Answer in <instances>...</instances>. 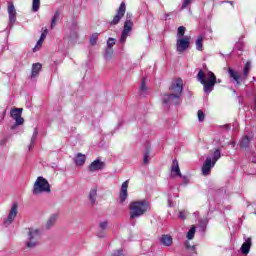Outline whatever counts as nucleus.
<instances>
[{"label":"nucleus","mask_w":256,"mask_h":256,"mask_svg":"<svg viewBox=\"0 0 256 256\" xmlns=\"http://www.w3.org/2000/svg\"><path fill=\"white\" fill-rule=\"evenodd\" d=\"M89 200L91 201L92 205H95L97 201V188H92L89 193Z\"/></svg>","instance_id":"nucleus-23"},{"label":"nucleus","mask_w":256,"mask_h":256,"mask_svg":"<svg viewBox=\"0 0 256 256\" xmlns=\"http://www.w3.org/2000/svg\"><path fill=\"white\" fill-rule=\"evenodd\" d=\"M168 206L173 207V204L171 203V199L168 200Z\"/></svg>","instance_id":"nucleus-49"},{"label":"nucleus","mask_w":256,"mask_h":256,"mask_svg":"<svg viewBox=\"0 0 256 256\" xmlns=\"http://www.w3.org/2000/svg\"><path fill=\"white\" fill-rule=\"evenodd\" d=\"M126 11H127V5L125 4V2H122L116 11V15L113 17L112 21H110L109 27H115V25H119L121 19L125 17Z\"/></svg>","instance_id":"nucleus-8"},{"label":"nucleus","mask_w":256,"mask_h":256,"mask_svg":"<svg viewBox=\"0 0 256 256\" xmlns=\"http://www.w3.org/2000/svg\"><path fill=\"white\" fill-rule=\"evenodd\" d=\"M243 39V36L240 37V40ZM236 47L238 48V51H243V42L239 41L236 43Z\"/></svg>","instance_id":"nucleus-39"},{"label":"nucleus","mask_w":256,"mask_h":256,"mask_svg":"<svg viewBox=\"0 0 256 256\" xmlns=\"http://www.w3.org/2000/svg\"><path fill=\"white\" fill-rule=\"evenodd\" d=\"M97 237H99L100 239H103V237H105V230L97 232Z\"/></svg>","instance_id":"nucleus-44"},{"label":"nucleus","mask_w":256,"mask_h":256,"mask_svg":"<svg viewBox=\"0 0 256 256\" xmlns=\"http://www.w3.org/2000/svg\"><path fill=\"white\" fill-rule=\"evenodd\" d=\"M130 209V219H139V217H143L147 213V211H151V206L147 200H140L131 202L129 205Z\"/></svg>","instance_id":"nucleus-3"},{"label":"nucleus","mask_w":256,"mask_h":256,"mask_svg":"<svg viewBox=\"0 0 256 256\" xmlns=\"http://www.w3.org/2000/svg\"><path fill=\"white\" fill-rule=\"evenodd\" d=\"M171 175L172 177H182L181 169H179V161L173 160L171 166Z\"/></svg>","instance_id":"nucleus-17"},{"label":"nucleus","mask_w":256,"mask_h":256,"mask_svg":"<svg viewBox=\"0 0 256 256\" xmlns=\"http://www.w3.org/2000/svg\"><path fill=\"white\" fill-rule=\"evenodd\" d=\"M39 7H41V0H32V11L34 13L39 11Z\"/></svg>","instance_id":"nucleus-29"},{"label":"nucleus","mask_w":256,"mask_h":256,"mask_svg":"<svg viewBox=\"0 0 256 256\" xmlns=\"http://www.w3.org/2000/svg\"><path fill=\"white\" fill-rule=\"evenodd\" d=\"M104 59L106 61H111V59H113V48H106L105 49Z\"/></svg>","instance_id":"nucleus-28"},{"label":"nucleus","mask_w":256,"mask_h":256,"mask_svg":"<svg viewBox=\"0 0 256 256\" xmlns=\"http://www.w3.org/2000/svg\"><path fill=\"white\" fill-rule=\"evenodd\" d=\"M171 93L162 95V103L166 107L171 105H181V96L183 95V79L177 78L174 80L169 88Z\"/></svg>","instance_id":"nucleus-1"},{"label":"nucleus","mask_w":256,"mask_h":256,"mask_svg":"<svg viewBox=\"0 0 256 256\" xmlns=\"http://www.w3.org/2000/svg\"><path fill=\"white\" fill-rule=\"evenodd\" d=\"M215 167V162H212L211 157H207L202 165V175H210L211 169Z\"/></svg>","instance_id":"nucleus-13"},{"label":"nucleus","mask_w":256,"mask_h":256,"mask_svg":"<svg viewBox=\"0 0 256 256\" xmlns=\"http://www.w3.org/2000/svg\"><path fill=\"white\" fill-rule=\"evenodd\" d=\"M60 15H61V12L59 10H57L54 13V16L52 17V22H51V25H50V29H55V25H57V21H59Z\"/></svg>","instance_id":"nucleus-24"},{"label":"nucleus","mask_w":256,"mask_h":256,"mask_svg":"<svg viewBox=\"0 0 256 256\" xmlns=\"http://www.w3.org/2000/svg\"><path fill=\"white\" fill-rule=\"evenodd\" d=\"M160 243L164 247H171L173 245V237L169 234H163L160 238Z\"/></svg>","instance_id":"nucleus-18"},{"label":"nucleus","mask_w":256,"mask_h":256,"mask_svg":"<svg viewBox=\"0 0 256 256\" xmlns=\"http://www.w3.org/2000/svg\"><path fill=\"white\" fill-rule=\"evenodd\" d=\"M194 237H195V227H192L187 233V239L191 240Z\"/></svg>","instance_id":"nucleus-36"},{"label":"nucleus","mask_w":256,"mask_h":256,"mask_svg":"<svg viewBox=\"0 0 256 256\" xmlns=\"http://www.w3.org/2000/svg\"><path fill=\"white\" fill-rule=\"evenodd\" d=\"M113 256H125V255L123 254V250H116Z\"/></svg>","instance_id":"nucleus-45"},{"label":"nucleus","mask_w":256,"mask_h":256,"mask_svg":"<svg viewBox=\"0 0 256 256\" xmlns=\"http://www.w3.org/2000/svg\"><path fill=\"white\" fill-rule=\"evenodd\" d=\"M196 49L197 51H203V36H198L196 39Z\"/></svg>","instance_id":"nucleus-31"},{"label":"nucleus","mask_w":256,"mask_h":256,"mask_svg":"<svg viewBox=\"0 0 256 256\" xmlns=\"http://www.w3.org/2000/svg\"><path fill=\"white\" fill-rule=\"evenodd\" d=\"M184 185H187V183H189V178L187 176H181Z\"/></svg>","instance_id":"nucleus-46"},{"label":"nucleus","mask_w":256,"mask_h":256,"mask_svg":"<svg viewBox=\"0 0 256 256\" xmlns=\"http://www.w3.org/2000/svg\"><path fill=\"white\" fill-rule=\"evenodd\" d=\"M224 3H230V5H233V1H225Z\"/></svg>","instance_id":"nucleus-52"},{"label":"nucleus","mask_w":256,"mask_h":256,"mask_svg":"<svg viewBox=\"0 0 256 256\" xmlns=\"http://www.w3.org/2000/svg\"><path fill=\"white\" fill-rule=\"evenodd\" d=\"M164 19H165V21H167V19H169V14H165Z\"/></svg>","instance_id":"nucleus-50"},{"label":"nucleus","mask_w":256,"mask_h":256,"mask_svg":"<svg viewBox=\"0 0 256 256\" xmlns=\"http://www.w3.org/2000/svg\"><path fill=\"white\" fill-rule=\"evenodd\" d=\"M191 249H192V251H195V246H192Z\"/></svg>","instance_id":"nucleus-56"},{"label":"nucleus","mask_w":256,"mask_h":256,"mask_svg":"<svg viewBox=\"0 0 256 256\" xmlns=\"http://www.w3.org/2000/svg\"><path fill=\"white\" fill-rule=\"evenodd\" d=\"M33 195H41V193H51V185L47 179L40 176L36 179L33 190Z\"/></svg>","instance_id":"nucleus-5"},{"label":"nucleus","mask_w":256,"mask_h":256,"mask_svg":"<svg viewBox=\"0 0 256 256\" xmlns=\"http://www.w3.org/2000/svg\"><path fill=\"white\" fill-rule=\"evenodd\" d=\"M255 109H256V100H255V105H254V111H255Z\"/></svg>","instance_id":"nucleus-57"},{"label":"nucleus","mask_w":256,"mask_h":256,"mask_svg":"<svg viewBox=\"0 0 256 256\" xmlns=\"http://www.w3.org/2000/svg\"><path fill=\"white\" fill-rule=\"evenodd\" d=\"M185 31H187V29L185 28V26H180V27H178V30H177V39H182L183 37H185Z\"/></svg>","instance_id":"nucleus-30"},{"label":"nucleus","mask_w":256,"mask_h":256,"mask_svg":"<svg viewBox=\"0 0 256 256\" xmlns=\"http://www.w3.org/2000/svg\"><path fill=\"white\" fill-rule=\"evenodd\" d=\"M107 225H108L107 221H102L100 222L99 227L102 229V231H105V229H107Z\"/></svg>","instance_id":"nucleus-40"},{"label":"nucleus","mask_w":256,"mask_h":256,"mask_svg":"<svg viewBox=\"0 0 256 256\" xmlns=\"http://www.w3.org/2000/svg\"><path fill=\"white\" fill-rule=\"evenodd\" d=\"M88 169L90 173H95V171H103V169H105V162L96 159L89 165Z\"/></svg>","instance_id":"nucleus-14"},{"label":"nucleus","mask_w":256,"mask_h":256,"mask_svg":"<svg viewBox=\"0 0 256 256\" xmlns=\"http://www.w3.org/2000/svg\"><path fill=\"white\" fill-rule=\"evenodd\" d=\"M86 161L87 156H85L83 153H77L73 158V162L75 163L76 167H83Z\"/></svg>","instance_id":"nucleus-15"},{"label":"nucleus","mask_w":256,"mask_h":256,"mask_svg":"<svg viewBox=\"0 0 256 256\" xmlns=\"http://www.w3.org/2000/svg\"><path fill=\"white\" fill-rule=\"evenodd\" d=\"M201 227H207V224L209 223V219L204 218L199 221Z\"/></svg>","instance_id":"nucleus-38"},{"label":"nucleus","mask_w":256,"mask_h":256,"mask_svg":"<svg viewBox=\"0 0 256 256\" xmlns=\"http://www.w3.org/2000/svg\"><path fill=\"white\" fill-rule=\"evenodd\" d=\"M131 31H133V21H125L124 28L119 39L121 45H125L127 42V37H129Z\"/></svg>","instance_id":"nucleus-10"},{"label":"nucleus","mask_w":256,"mask_h":256,"mask_svg":"<svg viewBox=\"0 0 256 256\" xmlns=\"http://www.w3.org/2000/svg\"><path fill=\"white\" fill-rule=\"evenodd\" d=\"M7 140H2L1 141V145H5V142H6Z\"/></svg>","instance_id":"nucleus-53"},{"label":"nucleus","mask_w":256,"mask_h":256,"mask_svg":"<svg viewBox=\"0 0 256 256\" xmlns=\"http://www.w3.org/2000/svg\"><path fill=\"white\" fill-rule=\"evenodd\" d=\"M125 21H133V14L127 12Z\"/></svg>","instance_id":"nucleus-43"},{"label":"nucleus","mask_w":256,"mask_h":256,"mask_svg":"<svg viewBox=\"0 0 256 256\" xmlns=\"http://www.w3.org/2000/svg\"><path fill=\"white\" fill-rule=\"evenodd\" d=\"M41 237V230L30 229L28 232V239L25 242L27 249H36L39 247V238Z\"/></svg>","instance_id":"nucleus-6"},{"label":"nucleus","mask_w":256,"mask_h":256,"mask_svg":"<svg viewBox=\"0 0 256 256\" xmlns=\"http://www.w3.org/2000/svg\"><path fill=\"white\" fill-rule=\"evenodd\" d=\"M145 81H146V79L142 78V82H141L140 90H139V93L142 97H145L147 95V85H145Z\"/></svg>","instance_id":"nucleus-27"},{"label":"nucleus","mask_w":256,"mask_h":256,"mask_svg":"<svg viewBox=\"0 0 256 256\" xmlns=\"http://www.w3.org/2000/svg\"><path fill=\"white\" fill-rule=\"evenodd\" d=\"M191 47V36H184L183 38H177L176 40V51L180 55L185 53L187 49Z\"/></svg>","instance_id":"nucleus-7"},{"label":"nucleus","mask_w":256,"mask_h":256,"mask_svg":"<svg viewBox=\"0 0 256 256\" xmlns=\"http://www.w3.org/2000/svg\"><path fill=\"white\" fill-rule=\"evenodd\" d=\"M21 113H23V108H14L11 110L10 115L15 121V124L11 126L12 131H14V129H17L19 125H23L25 123V119L21 117Z\"/></svg>","instance_id":"nucleus-9"},{"label":"nucleus","mask_w":256,"mask_h":256,"mask_svg":"<svg viewBox=\"0 0 256 256\" xmlns=\"http://www.w3.org/2000/svg\"><path fill=\"white\" fill-rule=\"evenodd\" d=\"M232 147H235V142H231Z\"/></svg>","instance_id":"nucleus-55"},{"label":"nucleus","mask_w":256,"mask_h":256,"mask_svg":"<svg viewBox=\"0 0 256 256\" xmlns=\"http://www.w3.org/2000/svg\"><path fill=\"white\" fill-rule=\"evenodd\" d=\"M18 205L17 203H13L12 207L9 211L8 217L4 220V227H9V225H11V223H13L15 221V217H17V214L19 213L18 211Z\"/></svg>","instance_id":"nucleus-11"},{"label":"nucleus","mask_w":256,"mask_h":256,"mask_svg":"<svg viewBox=\"0 0 256 256\" xmlns=\"http://www.w3.org/2000/svg\"><path fill=\"white\" fill-rule=\"evenodd\" d=\"M210 153L212 155V162L216 164L221 159V149L216 148L214 151L210 150Z\"/></svg>","instance_id":"nucleus-22"},{"label":"nucleus","mask_w":256,"mask_h":256,"mask_svg":"<svg viewBox=\"0 0 256 256\" xmlns=\"http://www.w3.org/2000/svg\"><path fill=\"white\" fill-rule=\"evenodd\" d=\"M185 247L187 248V249H189L191 246L189 245V242H186L185 243Z\"/></svg>","instance_id":"nucleus-51"},{"label":"nucleus","mask_w":256,"mask_h":256,"mask_svg":"<svg viewBox=\"0 0 256 256\" xmlns=\"http://www.w3.org/2000/svg\"><path fill=\"white\" fill-rule=\"evenodd\" d=\"M43 45V40L41 38L37 41L36 47H41Z\"/></svg>","instance_id":"nucleus-47"},{"label":"nucleus","mask_w":256,"mask_h":256,"mask_svg":"<svg viewBox=\"0 0 256 256\" xmlns=\"http://www.w3.org/2000/svg\"><path fill=\"white\" fill-rule=\"evenodd\" d=\"M73 37H75V38H76V37H77V33H75V32H74V33H73Z\"/></svg>","instance_id":"nucleus-54"},{"label":"nucleus","mask_w":256,"mask_h":256,"mask_svg":"<svg viewBox=\"0 0 256 256\" xmlns=\"http://www.w3.org/2000/svg\"><path fill=\"white\" fill-rule=\"evenodd\" d=\"M198 120L200 121V123H203V121H205V113L203 112V110H198Z\"/></svg>","instance_id":"nucleus-37"},{"label":"nucleus","mask_w":256,"mask_h":256,"mask_svg":"<svg viewBox=\"0 0 256 256\" xmlns=\"http://www.w3.org/2000/svg\"><path fill=\"white\" fill-rule=\"evenodd\" d=\"M253 81H255V82H256V78H255V77H253Z\"/></svg>","instance_id":"nucleus-58"},{"label":"nucleus","mask_w":256,"mask_h":256,"mask_svg":"<svg viewBox=\"0 0 256 256\" xmlns=\"http://www.w3.org/2000/svg\"><path fill=\"white\" fill-rule=\"evenodd\" d=\"M251 71V62L247 61L244 65L243 76L239 75V72L233 70L232 68H228V74L230 75V79H232L233 83H236V86L241 85L242 81H247V77H249V73Z\"/></svg>","instance_id":"nucleus-4"},{"label":"nucleus","mask_w":256,"mask_h":256,"mask_svg":"<svg viewBox=\"0 0 256 256\" xmlns=\"http://www.w3.org/2000/svg\"><path fill=\"white\" fill-rule=\"evenodd\" d=\"M129 187V180H126L123 182L121 186V192H120V203H125L127 201V189Z\"/></svg>","instance_id":"nucleus-16"},{"label":"nucleus","mask_w":256,"mask_h":256,"mask_svg":"<svg viewBox=\"0 0 256 256\" xmlns=\"http://www.w3.org/2000/svg\"><path fill=\"white\" fill-rule=\"evenodd\" d=\"M223 127L226 129V131L231 130V125L230 124H226Z\"/></svg>","instance_id":"nucleus-48"},{"label":"nucleus","mask_w":256,"mask_h":256,"mask_svg":"<svg viewBox=\"0 0 256 256\" xmlns=\"http://www.w3.org/2000/svg\"><path fill=\"white\" fill-rule=\"evenodd\" d=\"M8 17H9V25L13 27L15 22L17 21V10L15 9V5L12 1L8 2Z\"/></svg>","instance_id":"nucleus-12"},{"label":"nucleus","mask_w":256,"mask_h":256,"mask_svg":"<svg viewBox=\"0 0 256 256\" xmlns=\"http://www.w3.org/2000/svg\"><path fill=\"white\" fill-rule=\"evenodd\" d=\"M178 217H179V219H187V212H185V211H180Z\"/></svg>","instance_id":"nucleus-41"},{"label":"nucleus","mask_w":256,"mask_h":256,"mask_svg":"<svg viewBox=\"0 0 256 256\" xmlns=\"http://www.w3.org/2000/svg\"><path fill=\"white\" fill-rule=\"evenodd\" d=\"M57 219H59V215L52 214L46 222V229H51L52 227H54L57 223Z\"/></svg>","instance_id":"nucleus-20"},{"label":"nucleus","mask_w":256,"mask_h":256,"mask_svg":"<svg viewBox=\"0 0 256 256\" xmlns=\"http://www.w3.org/2000/svg\"><path fill=\"white\" fill-rule=\"evenodd\" d=\"M47 33H48L47 29H45V30L42 32V34H41V36H40L41 41H45V38L47 37Z\"/></svg>","instance_id":"nucleus-42"},{"label":"nucleus","mask_w":256,"mask_h":256,"mask_svg":"<svg viewBox=\"0 0 256 256\" xmlns=\"http://www.w3.org/2000/svg\"><path fill=\"white\" fill-rule=\"evenodd\" d=\"M249 143H251V138H249V136H244L240 142V148L247 149V147H249Z\"/></svg>","instance_id":"nucleus-26"},{"label":"nucleus","mask_w":256,"mask_h":256,"mask_svg":"<svg viewBox=\"0 0 256 256\" xmlns=\"http://www.w3.org/2000/svg\"><path fill=\"white\" fill-rule=\"evenodd\" d=\"M150 155H151V151L149 149H146V151L144 153V160H143L144 165L149 164V156Z\"/></svg>","instance_id":"nucleus-33"},{"label":"nucleus","mask_w":256,"mask_h":256,"mask_svg":"<svg viewBox=\"0 0 256 256\" xmlns=\"http://www.w3.org/2000/svg\"><path fill=\"white\" fill-rule=\"evenodd\" d=\"M197 79L201 85H203V91L206 95H209L213 89H215V85L217 84V76L212 71H207L206 73L203 70H200L197 74Z\"/></svg>","instance_id":"nucleus-2"},{"label":"nucleus","mask_w":256,"mask_h":256,"mask_svg":"<svg viewBox=\"0 0 256 256\" xmlns=\"http://www.w3.org/2000/svg\"><path fill=\"white\" fill-rule=\"evenodd\" d=\"M249 251H251V238H248L241 246L243 255H249Z\"/></svg>","instance_id":"nucleus-21"},{"label":"nucleus","mask_w":256,"mask_h":256,"mask_svg":"<svg viewBox=\"0 0 256 256\" xmlns=\"http://www.w3.org/2000/svg\"><path fill=\"white\" fill-rule=\"evenodd\" d=\"M233 93H237V91L233 90Z\"/></svg>","instance_id":"nucleus-59"},{"label":"nucleus","mask_w":256,"mask_h":256,"mask_svg":"<svg viewBox=\"0 0 256 256\" xmlns=\"http://www.w3.org/2000/svg\"><path fill=\"white\" fill-rule=\"evenodd\" d=\"M191 3H193V0H183L181 10L183 11V9H187Z\"/></svg>","instance_id":"nucleus-35"},{"label":"nucleus","mask_w":256,"mask_h":256,"mask_svg":"<svg viewBox=\"0 0 256 256\" xmlns=\"http://www.w3.org/2000/svg\"><path fill=\"white\" fill-rule=\"evenodd\" d=\"M115 38H108L107 40V49H113V45H115Z\"/></svg>","instance_id":"nucleus-34"},{"label":"nucleus","mask_w":256,"mask_h":256,"mask_svg":"<svg viewBox=\"0 0 256 256\" xmlns=\"http://www.w3.org/2000/svg\"><path fill=\"white\" fill-rule=\"evenodd\" d=\"M98 39H99V33H93L90 37V45L92 46L97 45Z\"/></svg>","instance_id":"nucleus-32"},{"label":"nucleus","mask_w":256,"mask_h":256,"mask_svg":"<svg viewBox=\"0 0 256 256\" xmlns=\"http://www.w3.org/2000/svg\"><path fill=\"white\" fill-rule=\"evenodd\" d=\"M37 135H39V131H37V128H35L33 131L30 145L28 147L29 151H31V149H33V147L35 146V141H37Z\"/></svg>","instance_id":"nucleus-25"},{"label":"nucleus","mask_w":256,"mask_h":256,"mask_svg":"<svg viewBox=\"0 0 256 256\" xmlns=\"http://www.w3.org/2000/svg\"><path fill=\"white\" fill-rule=\"evenodd\" d=\"M41 69H43L41 63H34L32 65L31 79H35L41 73Z\"/></svg>","instance_id":"nucleus-19"}]
</instances>
